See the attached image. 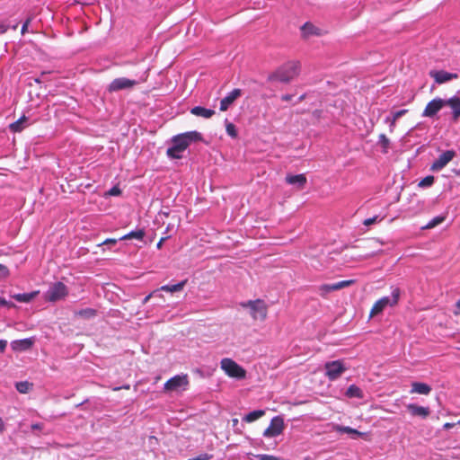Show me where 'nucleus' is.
I'll return each mask as SVG.
<instances>
[{"label":"nucleus","instance_id":"nucleus-1","mask_svg":"<svg viewBox=\"0 0 460 460\" xmlns=\"http://www.w3.org/2000/svg\"><path fill=\"white\" fill-rule=\"evenodd\" d=\"M300 70V62L297 60H290L281 66L273 74L270 75L269 80L288 84L299 75Z\"/></svg>","mask_w":460,"mask_h":460},{"label":"nucleus","instance_id":"nucleus-57","mask_svg":"<svg viewBox=\"0 0 460 460\" xmlns=\"http://www.w3.org/2000/svg\"><path fill=\"white\" fill-rule=\"evenodd\" d=\"M304 460H310V458L309 457H305Z\"/></svg>","mask_w":460,"mask_h":460},{"label":"nucleus","instance_id":"nucleus-8","mask_svg":"<svg viewBox=\"0 0 460 460\" xmlns=\"http://www.w3.org/2000/svg\"><path fill=\"white\" fill-rule=\"evenodd\" d=\"M285 428L284 420L281 416H276L271 419L269 427L264 430L263 436L266 438H274L280 435Z\"/></svg>","mask_w":460,"mask_h":460},{"label":"nucleus","instance_id":"nucleus-44","mask_svg":"<svg viewBox=\"0 0 460 460\" xmlns=\"http://www.w3.org/2000/svg\"><path fill=\"white\" fill-rule=\"evenodd\" d=\"M7 345V341L4 340H0V352H4Z\"/></svg>","mask_w":460,"mask_h":460},{"label":"nucleus","instance_id":"nucleus-22","mask_svg":"<svg viewBox=\"0 0 460 460\" xmlns=\"http://www.w3.org/2000/svg\"><path fill=\"white\" fill-rule=\"evenodd\" d=\"M430 391L431 387L425 383L414 382L411 384V393L427 395Z\"/></svg>","mask_w":460,"mask_h":460},{"label":"nucleus","instance_id":"nucleus-32","mask_svg":"<svg viewBox=\"0 0 460 460\" xmlns=\"http://www.w3.org/2000/svg\"><path fill=\"white\" fill-rule=\"evenodd\" d=\"M356 280L355 279H348V280H341V281H339L337 283H333V290L336 291V290H340V289H342V288H348L353 284H355Z\"/></svg>","mask_w":460,"mask_h":460},{"label":"nucleus","instance_id":"nucleus-55","mask_svg":"<svg viewBox=\"0 0 460 460\" xmlns=\"http://www.w3.org/2000/svg\"><path fill=\"white\" fill-rule=\"evenodd\" d=\"M304 99H305V95H301V96L299 97V101H303Z\"/></svg>","mask_w":460,"mask_h":460},{"label":"nucleus","instance_id":"nucleus-29","mask_svg":"<svg viewBox=\"0 0 460 460\" xmlns=\"http://www.w3.org/2000/svg\"><path fill=\"white\" fill-rule=\"evenodd\" d=\"M264 414L265 411L262 410L253 411L246 414L243 418V420L246 422H252L258 420L259 418L262 417Z\"/></svg>","mask_w":460,"mask_h":460},{"label":"nucleus","instance_id":"nucleus-19","mask_svg":"<svg viewBox=\"0 0 460 460\" xmlns=\"http://www.w3.org/2000/svg\"><path fill=\"white\" fill-rule=\"evenodd\" d=\"M286 181L288 184L295 185L297 184L300 190L304 189L306 184V177L305 174H296V175H287Z\"/></svg>","mask_w":460,"mask_h":460},{"label":"nucleus","instance_id":"nucleus-13","mask_svg":"<svg viewBox=\"0 0 460 460\" xmlns=\"http://www.w3.org/2000/svg\"><path fill=\"white\" fill-rule=\"evenodd\" d=\"M429 76L432 77L435 82L438 84H444L453 79H457L458 75L456 73H448L444 70H431L429 71Z\"/></svg>","mask_w":460,"mask_h":460},{"label":"nucleus","instance_id":"nucleus-50","mask_svg":"<svg viewBox=\"0 0 460 460\" xmlns=\"http://www.w3.org/2000/svg\"><path fill=\"white\" fill-rule=\"evenodd\" d=\"M8 305V302L4 298L0 296V306H5Z\"/></svg>","mask_w":460,"mask_h":460},{"label":"nucleus","instance_id":"nucleus-56","mask_svg":"<svg viewBox=\"0 0 460 460\" xmlns=\"http://www.w3.org/2000/svg\"><path fill=\"white\" fill-rule=\"evenodd\" d=\"M170 231V226H167L166 232Z\"/></svg>","mask_w":460,"mask_h":460},{"label":"nucleus","instance_id":"nucleus-14","mask_svg":"<svg viewBox=\"0 0 460 460\" xmlns=\"http://www.w3.org/2000/svg\"><path fill=\"white\" fill-rule=\"evenodd\" d=\"M301 37L305 40L309 39L312 36H322L323 30L315 26L311 22H305L301 28Z\"/></svg>","mask_w":460,"mask_h":460},{"label":"nucleus","instance_id":"nucleus-2","mask_svg":"<svg viewBox=\"0 0 460 460\" xmlns=\"http://www.w3.org/2000/svg\"><path fill=\"white\" fill-rule=\"evenodd\" d=\"M243 308H249L254 321L263 322L268 316V305L261 299L249 300L240 304Z\"/></svg>","mask_w":460,"mask_h":460},{"label":"nucleus","instance_id":"nucleus-40","mask_svg":"<svg viewBox=\"0 0 460 460\" xmlns=\"http://www.w3.org/2000/svg\"><path fill=\"white\" fill-rule=\"evenodd\" d=\"M121 193V190L119 187L114 186L109 191L108 194L111 196H118Z\"/></svg>","mask_w":460,"mask_h":460},{"label":"nucleus","instance_id":"nucleus-41","mask_svg":"<svg viewBox=\"0 0 460 460\" xmlns=\"http://www.w3.org/2000/svg\"><path fill=\"white\" fill-rule=\"evenodd\" d=\"M116 243H117V239H113V238L106 239L105 241H103L102 243V244H111V245H114Z\"/></svg>","mask_w":460,"mask_h":460},{"label":"nucleus","instance_id":"nucleus-18","mask_svg":"<svg viewBox=\"0 0 460 460\" xmlns=\"http://www.w3.org/2000/svg\"><path fill=\"white\" fill-rule=\"evenodd\" d=\"M408 112V110L403 109L400 110L394 113H393L392 117H386L385 121V123H389V132L393 133L396 127V121L399 118L402 117Z\"/></svg>","mask_w":460,"mask_h":460},{"label":"nucleus","instance_id":"nucleus-15","mask_svg":"<svg viewBox=\"0 0 460 460\" xmlns=\"http://www.w3.org/2000/svg\"><path fill=\"white\" fill-rule=\"evenodd\" d=\"M444 106H448L452 111V119L456 122L460 118V97L453 96L444 100Z\"/></svg>","mask_w":460,"mask_h":460},{"label":"nucleus","instance_id":"nucleus-34","mask_svg":"<svg viewBox=\"0 0 460 460\" xmlns=\"http://www.w3.org/2000/svg\"><path fill=\"white\" fill-rule=\"evenodd\" d=\"M319 294L325 296L328 293L334 291L332 284H323L319 287Z\"/></svg>","mask_w":460,"mask_h":460},{"label":"nucleus","instance_id":"nucleus-25","mask_svg":"<svg viewBox=\"0 0 460 460\" xmlns=\"http://www.w3.org/2000/svg\"><path fill=\"white\" fill-rule=\"evenodd\" d=\"M346 396L349 398H359L362 399L364 397L362 390L357 386L356 385H350L346 392Z\"/></svg>","mask_w":460,"mask_h":460},{"label":"nucleus","instance_id":"nucleus-7","mask_svg":"<svg viewBox=\"0 0 460 460\" xmlns=\"http://www.w3.org/2000/svg\"><path fill=\"white\" fill-rule=\"evenodd\" d=\"M172 146L166 151L167 155L172 159L181 158V153L189 147L188 143L176 135L172 138Z\"/></svg>","mask_w":460,"mask_h":460},{"label":"nucleus","instance_id":"nucleus-6","mask_svg":"<svg viewBox=\"0 0 460 460\" xmlns=\"http://www.w3.org/2000/svg\"><path fill=\"white\" fill-rule=\"evenodd\" d=\"M325 376L329 380L334 381L338 379L343 372L347 370L342 360H334L326 362L324 365Z\"/></svg>","mask_w":460,"mask_h":460},{"label":"nucleus","instance_id":"nucleus-54","mask_svg":"<svg viewBox=\"0 0 460 460\" xmlns=\"http://www.w3.org/2000/svg\"><path fill=\"white\" fill-rule=\"evenodd\" d=\"M233 422H234V425L237 424L238 423V420L237 419H234L233 420Z\"/></svg>","mask_w":460,"mask_h":460},{"label":"nucleus","instance_id":"nucleus-20","mask_svg":"<svg viewBox=\"0 0 460 460\" xmlns=\"http://www.w3.org/2000/svg\"><path fill=\"white\" fill-rule=\"evenodd\" d=\"M181 138L184 140L186 143H188V146L190 145L192 142H199L202 141L203 137L202 135L198 131H189L185 133L179 134Z\"/></svg>","mask_w":460,"mask_h":460},{"label":"nucleus","instance_id":"nucleus-12","mask_svg":"<svg viewBox=\"0 0 460 460\" xmlns=\"http://www.w3.org/2000/svg\"><path fill=\"white\" fill-rule=\"evenodd\" d=\"M444 107V99L435 98L429 102L423 110L422 116L432 118Z\"/></svg>","mask_w":460,"mask_h":460},{"label":"nucleus","instance_id":"nucleus-46","mask_svg":"<svg viewBox=\"0 0 460 460\" xmlns=\"http://www.w3.org/2000/svg\"><path fill=\"white\" fill-rule=\"evenodd\" d=\"M129 388H130L129 385H125L120 386V387H113L112 390L113 391H119L120 389L128 390Z\"/></svg>","mask_w":460,"mask_h":460},{"label":"nucleus","instance_id":"nucleus-48","mask_svg":"<svg viewBox=\"0 0 460 460\" xmlns=\"http://www.w3.org/2000/svg\"><path fill=\"white\" fill-rule=\"evenodd\" d=\"M292 99V95L290 94H284L281 96V100L284 102H289Z\"/></svg>","mask_w":460,"mask_h":460},{"label":"nucleus","instance_id":"nucleus-4","mask_svg":"<svg viewBox=\"0 0 460 460\" xmlns=\"http://www.w3.org/2000/svg\"><path fill=\"white\" fill-rule=\"evenodd\" d=\"M393 300L391 301L389 297L385 296L377 300L371 308L370 317H373L378 314H380L388 305H394L398 303L400 290L399 288H394L392 292Z\"/></svg>","mask_w":460,"mask_h":460},{"label":"nucleus","instance_id":"nucleus-5","mask_svg":"<svg viewBox=\"0 0 460 460\" xmlns=\"http://www.w3.org/2000/svg\"><path fill=\"white\" fill-rule=\"evenodd\" d=\"M68 295V289L63 282H56L49 287L45 296L48 301L56 302L64 299Z\"/></svg>","mask_w":460,"mask_h":460},{"label":"nucleus","instance_id":"nucleus-53","mask_svg":"<svg viewBox=\"0 0 460 460\" xmlns=\"http://www.w3.org/2000/svg\"><path fill=\"white\" fill-rule=\"evenodd\" d=\"M38 292H31L30 297L31 299L34 297V296L37 295Z\"/></svg>","mask_w":460,"mask_h":460},{"label":"nucleus","instance_id":"nucleus-24","mask_svg":"<svg viewBox=\"0 0 460 460\" xmlns=\"http://www.w3.org/2000/svg\"><path fill=\"white\" fill-rule=\"evenodd\" d=\"M11 348L14 351H22L29 349V338L14 340L11 342Z\"/></svg>","mask_w":460,"mask_h":460},{"label":"nucleus","instance_id":"nucleus-35","mask_svg":"<svg viewBox=\"0 0 460 460\" xmlns=\"http://www.w3.org/2000/svg\"><path fill=\"white\" fill-rule=\"evenodd\" d=\"M16 389L22 394H27L29 392V382L22 381L15 384Z\"/></svg>","mask_w":460,"mask_h":460},{"label":"nucleus","instance_id":"nucleus-43","mask_svg":"<svg viewBox=\"0 0 460 460\" xmlns=\"http://www.w3.org/2000/svg\"><path fill=\"white\" fill-rule=\"evenodd\" d=\"M169 237H170L169 235L164 236V237H162V238L159 240V242L157 243L156 247H157L158 249H161V248H162V246H163V243H164V241H165L166 239H168Z\"/></svg>","mask_w":460,"mask_h":460},{"label":"nucleus","instance_id":"nucleus-3","mask_svg":"<svg viewBox=\"0 0 460 460\" xmlns=\"http://www.w3.org/2000/svg\"><path fill=\"white\" fill-rule=\"evenodd\" d=\"M220 367L229 377L239 380L246 377V370L230 358H222Z\"/></svg>","mask_w":460,"mask_h":460},{"label":"nucleus","instance_id":"nucleus-23","mask_svg":"<svg viewBox=\"0 0 460 460\" xmlns=\"http://www.w3.org/2000/svg\"><path fill=\"white\" fill-rule=\"evenodd\" d=\"M187 284V279H184L174 285H164L158 288V291H165L170 293L181 292Z\"/></svg>","mask_w":460,"mask_h":460},{"label":"nucleus","instance_id":"nucleus-11","mask_svg":"<svg viewBox=\"0 0 460 460\" xmlns=\"http://www.w3.org/2000/svg\"><path fill=\"white\" fill-rule=\"evenodd\" d=\"M138 84L136 80H130L125 77H119L111 81L108 86L110 93L118 92L125 89H131Z\"/></svg>","mask_w":460,"mask_h":460},{"label":"nucleus","instance_id":"nucleus-26","mask_svg":"<svg viewBox=\"0 0 460 460\" xmlns=\"http://www.w3.org/2000/svg\"><path fill=\"white\" fill-rule=\"evenodd\" d=\"M146 235V232L144 229H137L136 231H131L128 234L121 236L119 240H129V239H137L143 240Z\"/></svg>","mask_w":460,"mask_h":460},{"label":"nucleus","instance_id":"nucleus-47","mask_svg":"<svg viewBox=\"0 0 460 460\" xmlns=\"http://www.w3.org/2000/svg\"><path fill=\"white\" fill-rule=\"evenodd\" d=\"M0 273L5 275L8 273V270L5 266L0 264Z\"/></svg>","mask_w":460,"mask_h":460},{"label":"nucleus","instance_id":"nucleus-51","mask_svg":"<svg viewBox=\"0 0 460 460\" xmlns=\"http://www.w3.org/2000/svg\"><path fill=\"white\" fill-rule=\"evenodd\" d=\"M4 430V423L2 420V418L0 417V433H2Z\"/></svg>","mask_w":460,"mask_h":460},{"label":"nucleus","instance_id":"nucleus-30","mask_svg":"<svg viewBox=\"0 0 460 460\" xmlns=\"http://www.w3.org/2000/svg\"><path fill=\"white\" fill-rule=\"evenodd\" d=\"M26 122V117L23 115L18 120L10 124V129L13 132L21 131L23 124Z\"/></svg>","mask_w":460,"mask_h":460},{"label":"nucleus","instance_id":"nucleus-52","mask_svg":"<svg viewBox=\"0 0 460 460\" xmlns=\"http://www.w3.org/2000/svg\"><path fill=\"white\" fill-rule=\"evenodd\" d=\"M31 428L32 429H40V425H38V424H36V425H32Z\"/></svg>","mask_w":460,"mask_h":460},{"label":"nucleus","instance_id":"nucleus-16","mask_svg":"<svg viewBox=\"0 0 460 460\" xmlns=\"http://www.w3.org/2000/svg\"><path fill=\"white\" fill-rule=\"evenodd\" d=\"M242 92L240 89H234L230 92L225 98H223L220 102V111H226L229 106L241 96Z\"/></svg>","mask_w":460,"mask_h":460},{"label":"nucleus","instance_id":"nucleus-49","mask_svg":"<svg viewBox=\"0 0 460 460\" xmlns=\"http://www.w3.org/2000/svg\"><path fill=\"white\" fill-rule=\"evenodd\" d=\"M7 26L3 23V22H0V33H4L6 31H7Z\"/></svg>","mask_w":460,"mask_h":460},{"label":"nucleus","instance_id":"nucleus-27","mask_svg":"<svg viewBox=\"0 0 460 460\" xmlns=\"http://www.w3.org/2000/svg\"><path fill=\"white\" fill-rule=\"evenodd\" d=\"M335 430L340 433H346V434H349V435L356 436V437H362L365 435V433H362L353 428L347 427V426L338 425L335 427Z\"/></svg>","mask_w":460,"mask_h":460},{"label":"nucleus","instance_id":"nucleus-36","mask_svg":"<svg viewBox=\"0 0 460 460\" xmlns=\"http://www.w3.org/2000/svg\"><path fill=\"white\" fill-rule=\"evenodd\" d=\"M226 133L233 138L237 137V130L235 126L231 122H226Z\"/></svg>","mask_w":460,"mask_h":460},{"label":"nucleus","instance_id":"nucleus-37","mask_svg":"<svg viewBox=\"0 0 460 460\" xmlns=\"http://www.w3.org/2000/svg\"><path fill=\"white\" fill-rule=\"evenodd\" d=\"M434 176L432 175H429V176H426L425 178H423L420 182H419V186L420 187H429V186H431L434 182Z\"/></svg>","mask_w":460,"mask_h":460},{"label":"nucleus","instance_id":"nucleus-10","mask_svg":"<svg viewBox=\"0 0 460 460\" xmlns=\"http://www.w3.org/2000/svg\"><path fill=\"white\" fill-rule=\"evenodd\" d=\"M456 155V151L447 150L443 152L438 159H436L431 166L430 170L433 172H438L442 170L449 162H451Z\"/></svg>","mask_w":460,"mask_h":460},{"label":"nucleus","instance_id":"nucleus-39","mask_svg":"<svg viewBox=\"0 0 460 460\" xmlns=\"http://www.w3.org/2000/svg\"><path fill=\"white\" fill-rule=\"evenodd\" d=\"M377 218H378L377 216L370 217V218H367L364 220L363 224L366 226H369L375 224L376 222H377Z\"/></svg>","mask_w":460,"mask_h":460},{"label":"nucleus","instance_id":"nucleus-17","mask_svg":"<svg viewBox=\"0 0 460 460\" xmlns=\"http://www.w3.org/2000/svg\"><path fill=\"white\" fill-rule=\"evenodd\" d=\"M407 410L412 416H419L423 419H426L430 414V410L429 407L419 406L413 403L408 404Z\"/></svg>","mask_w":460,"mask_h":460},{"label":"nucleus","instance_id":"nucleus-28","mask_svg":"<svg viewBox=\"0 0 460 460\" xmlns=\"http://www.w3.org/2000/svg\"><path fill=\"white\" fill-rule=\"evenodd\" d=\"M97 311L93 308H84L75 312V315L85 319L93 318L96 315Z\"/></svg>","mask_w":460,"mask_h":460},{"label":"nucleus","instance_id":"nucleus-38","mask_svg":"<svg viewBox=\"0 0 460 460\" xmlns=\"http://www.w3.org/2000/svg\"><path fill=\"white\" fill-rule=\"evenodd\" d=\"M13 298L19 302H29V293L17 294L13 296Z\"/></svg>","mask_w":460,"mask_h":460},{"label":"nucleus","instance_id":"nucleus-31","mask_svg":"<svg viewBox=\"0 0 460 460\" xmlns=\"http://www.w3.org/2000/svg\"><path fill=\"white\" fill-rule=\"evenodd\" d=\"M378 144L382 147V152L386 154L390 146V140L385 134H380L378 137Z\"/></svg>","mask_w":460,"mask_h":460},{"label":"nucleus","instance_id":"nucleus-42","mask_svg":"<svg viewBox=\"0 0 460 460\" xmlns=\"http://www.w3.org/2000/svg\"><path fill=\"white\" fill-rule=\"evenodd\" d=\"M28 26H29V18H27L26 20H24V22H23V23H22V31H21L22 34L26 31V30H27Z\"/></svg>","mask_w":460,"mask_h":460},{"label":"nucleus","instance_id":"nucleus-33","mask_svg":"<svg viewBox=\"0 0 460 460\" xmlns=\"http://www.w3.org/2000/svg\"><path fill=\"white\" fill-rule=\"evenodd\" d=\"M446 219V217L444 216H438V217H434L433 219H431L425 226H423L422 228L424 229H430V228H433L437 226H438L439 224L443 223Z\"/></svg>","mask_w":460,"mask_h":460},{"label":"nucleus","instance_id":"nucleus-45","mask_svg":"<svg viewBox=\"0 0 460 460\" xmlns=\"http://www.w3.org/2000/svg\"><path fill=\"white\" fill-rule=\"evenodd\" d=\"M156 292H158V289H156V290L153 291V292H152V293H150L148 296H146L144 298V300H143V304H146V303L149 301V299L152 297V296H153L155 293H156Z\"/></svg>","mask_w":460,"mask_h":460},{"label":"nucleus","instance_id":"nucleus-21","mask_svg":"<svg viewBox=\"0 0 460 460\" xmlns=\"http://www.w3.org/2000/svg\"><path fill=\"white\" fill-rule=\"evenodd\" d=\"M190 113L192 115L198 116V117H203L206 119H209L215 114V111L211 110V109H207V108H204L201 106H196L190 110Z\"/></svg>","mask_w":460,"mask_h":460},{"label":"nucleus","instance_id":"nucleus-9","mask_svg":"<svg viewBox=\"0 0 460 460\" xmlns=\"http://www.w3.org/2000/svg\"><path fill=\"white\" fill-rule=\"evenodd\" d=\"M189 385V379L187 375H177L170 378L164 386V389L168 392L178 391L183 387L185 389Z\"/></svg>","mask_w":460,"mask_h":460}]
</instances>
